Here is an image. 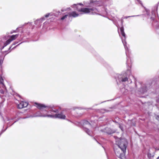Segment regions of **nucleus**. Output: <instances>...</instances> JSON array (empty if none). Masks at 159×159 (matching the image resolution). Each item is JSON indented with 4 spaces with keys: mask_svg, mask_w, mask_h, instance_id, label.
I'll return each instance as SVG.
<instances>
[{
    "mask_svg": "<svg viewBox=\"0 0 159 159\" xmlns=\"http://www.w3.org/2000/svg\"><path fill=\"white\" fill-rule=\"evenodd\" d=\"M159 158V156L157 157V159Z\"/></svg>",
    "mask_w": 159,
    "mask_h": 159,
    "instance_id": "obj_16",
    "label": "nucleus"
},
{
    "mask_svg": "<svg viewBox=\"0 0 159 159\" xmlns=\"http://www.w3.org/2000/svg\"><path fill=\"white\" fill-rule=\"evenodd\" d=\"M48 116L52 118H58L62 119H65L66 117L65 115H64L62 112L59 114H56L55 115H47V116Z\"/></svg>",
    "mask_w": 159,
    "mask_h": 159,
    "instance_id": "obj_3",
    "label": "nucleus"
},
{
    "mask_svg": "<svg viewBox=\"0 0 159 159\" xmlns=\"http://www.w3.org/2000/svg\"><path fill=\"white\" fill-rule=\"evenodd\" d=\"M52 111L55 113H57L58 112V110H53Z\"/></svg>",
    "mask_w": 159,
    "mask_h": 159,
    "instance_id": "obj_13",
    "label": "nucleus"
},
{
    "mask_svg": "<svg viewBox=\"0 0 159 159\" xmlns=\"http://www.w3.org/2000/svg\"><path fill=\"white\" fill-rule=\"evenodd\" d=\"M28 105V103L24 101H21L17 106L19 109H22L26 107Z\"/></svg>",
    "mask_w": 159,
    "mask_h": 159,
    "instance_id": "obj_6",
    "label": "nucleus"
},
{
    "mask_svg": "<svg viewBox=\"0 0 159 159\" xmlns=\"http://www.w3.org/2000/svg\"><path fill=\"white\" fill-rule=\"evenodd\" d=\"M68 16V14L65 15L64 16H62L61 18V20H63L65 19V18H66L67 17V16Z\"/></svg>",
    "mask_w": 159,
    "mask_h": 159,
    "instance_id": "obj_11",
    "label": "nucleus"
},
{
    "mask_svg": "<svg viewBox=\"0 0 159 159\" xmlns=\"http://www.w3.org/2000/svg\"><path fill=\"white\" fill-rule=\"evenodd\" d=\"M68 16L70 17H75L78 16L79 14L75 11H73L68 13Z\"/></svg>",
    "mask_w": 159,
    "mask_h": 159,
    "instance_id": "obj_7",
    "label": "nucleus"
},
{
    "mask_svg": "<svg viewBox=\"0 0 159 159\" xmlns=\"http://www.w3.org/2000/svg\"><path fill=\"white\" fill-rule=\"evenodd\" d=\"M48 15H46V16H46V17H48Z\"/></svg>",
    "mask_w": 159,
    "mask_h": 159,
    "instance_id": "obj_15",
    "label": "nucleus"
},
{
    "mask_svg": "<svg viewBox=\"0 0 159 159\" xmlns=\"http://www.w3.org/2000/svg\"><path fill=\"white\" fill-rule=\"evenodd\" d=\"M127 142L125 139H121L118 142L117 144L123 152L126 151L127 145Z\"/></svg>",
    "mask_w": 159,
    "mask_h": 159,
    "instance_id": "obj_1",
    "label": "nucleus"
},
{
    "mask_svg": "<svg viewBox=\"0 0 159 159\" xmlns=\"http://www.w3.org/2000/svg\"><path fill=\"white\" fill-rule=\"evenodd\" d=\"M18 34H16L9 36V38L4 43V46H6L8 44H9L11 41L15 40L16 38H18Z\"/></svg>",
    "mask_w": 159,
    "mask_h": 159,
    "instance_id": "obj_2",
    "label": "nucleus"
},
{
    "mask_svg": "<svg viewBox=\"0 0 159 159\" xmlns=\"http://www.w3.org/2000/svg\"><path fill=\"white\" fill-rule=\"evenodd\" d=\"M3 79L2 77H0V83L2 84L3 85H4V84L3 83Z\"/></svg>",
    "mask_w": 159,
    "mask_h": 159,
    "instance_id": "obj_10",
    "label": "nucleus"
},
{
    "mask_svg": "<svg viewBox=\"0 0 159 159\" xmlns=\"http://www.w3.org/2000/svg\"><path fill=\"white\" fill-rule=\"evenodd\" d=\"M114 151L115 153L116 154V155L117 156H119L120 157L121 154L118 152L117 149H116V150H115Z\"/></svg>",
    "mask_w": 159,
    "mask_h": 159,
    "instance_id": "obj_9",
    "label": "nucleus"
},
{
    "mask_svg": "<svg viewBox=\"0 0 159 159\" xmlns=\"http://www.w3.org/2000/svg\"><path fill=\"white\" fill-rule=\"evenodd\" d=\"M156 118H157V119H158V118H159V116H157V117Z\"/></svg>",
    "mask_w": 159,
    "mask_h": 159,
    "instance_id": "obj_14",
    "label": "nucleus"
},
{
    "mask_svg": "<svg viewBox=\"0 0 159 159\" xmlns=\"http://www.w3.org/2000/svg\"><path fill=\"white\" fill-rule=\"evenodd\" d=\"M120 32L122 36L124 37H125V34L124 31V28L123 27H122L120 28Z\"/></svg>",
    "mask_w": 159,
    "mask_h": 159,
    "instance_id": "obj_8",
    "label": "nucleus"
},
{
    "mask_svg": "<svg viewBox=\"0 0 159 159\" xmlns=\"http://www.w3.org/2000/svg\"><path fill=\"white\" fill-rule=\"evenodd\" d=\"M34 105L37 108L40 110L48 107V106H46L44 104L37 102L34 103Z\"/></svg>",
    "mask_w": 159,
    "mask_h": 159,
    "instance_id": "obj_5",
    "label": "nucleus"
},
{
    "mask_svg": "<svg viewBox=\"0 0 159 159\" xmlns=\"http://www.w3.org/2000/svg\"><path fill=\"white\" fill-rule=\"evenodd\" d=\"M128 79L127 77H125L124 78H123L122 81V82H125L128 81Z\"/></svg>",
    "mask_w": 159,
    "mask_h": 159,
    "instance_id": "obj_12",
    "label": "nucleus"
},
{
    "mask_svg": "<svg viewBox=\"0 0 159 159\" xmlns=\"http://www.w3.org/2000/svg\"><path fill=\"white\" fill-rule=\"evenodd\" d=\"M93 8H82L78 10L79 12H82L84 13H88L91 12L93 11Z\"/></svg>",
    "mask_w": 159,
    "mask_h": 159,
    "instance_id": "obj_4",
    "label": "nucleus"
}]
</instances>
